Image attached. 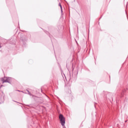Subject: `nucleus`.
<instances>
[{"mask_svg":"<svg viewBox=\"0 0 128 128\" xmlns=\"http://www.w3.org/2000/svg\"><path fill=\"white\" fill-rule=\"evenodd\" d=\"M28 94H29V96H34L33 94H32L30 92H28Z\"/></svg>","mask_w":128,"mask_h":128,"instance_id":"obj_3","label":"nucleus"},{"mask_svg":"<svg viewBox=\"0 0 128 128\" xmlns=\"http://www.w3.org/2000/svg\"><path fill=\"white\" fill-rule=\"evenodd\" d=\"M61 14H62V8H60Z\"/></svg>","mask_w":128,"mask_h":128,"instance_id":"obj_5","label":"nucleus"},{"mask_svg":"<svg viewBox=\"0 0 128 128\" xmlns=\"http://www.w3.org/2000/svg\"><path fill=\"white\" fill-rule=\"evenodd\" d=\"M1 80H2L3 84H4V82H8V84H11L12 80V78L10 77H6V80H4V78H2Z\"/></svg>","mask_w":128,"mask_h":128,"instance_id":"obj_2","label":"nucleus"},{"mask_svg":"<svg viewBox=\"0 0 128 128\" xmlns=\"http://www.w3.org/2000/svg\"><path fill=\"white\" fill-rule=\"evenodd\" d=\"M59 6H60V8L62 10V4H60V3L59 4Z\"/></svg>","mask_w":128,"mask_h":128,"instance_id":"obj_4","label":"nucleus"},{"mask_svg":"<svg viewBox=\"0 0 128 128\" xmlns=\"http://www.w3.org/2000/svg\"><path fill=\"white\" fill-rule=\"evenodd\" d=\"M26 90V92H30V91L28 90Z\"/></svg>","mask_w":128,"mask_h":128,"instance_id":"obj_6","label":"nucleus"},{"mask_svg":"<svg viewBox=\"0 0 128 128\" xmlns=\"http://www.w3.org/2000/svg\"><path fill=\"white\" fill-rule=\"evenodd\" d=\"M18 92H20V91L19 90H18Z\"/></svg>","mask_w":128,"mask_h":128,"instance_id":"obj_7","label":"nucleus"},{"mask_svg":"<svg viewBox=\"0 0 128 128\" xmlns=\"http://www.w3.org/2000/svg\"><path fill=\"white\" fill-rule=\"evenodd\" d=\"M59 118L60 120V124L62 126L66 124V119L64 118V116L62 114H60L59 116Z\"/></svg>","mask_w":128,"mask_h":128,"instance_id":"obj_1","label":"nucleus"}]
</instances>
